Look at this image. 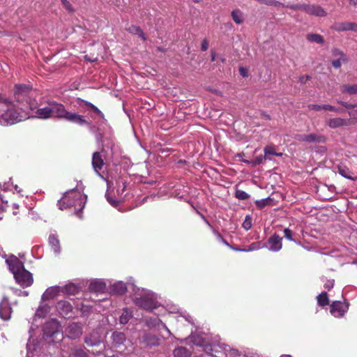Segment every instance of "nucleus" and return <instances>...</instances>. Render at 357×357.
Returning a JSON list of instances; mask_svg holds the SVG:
<instances>
[{
	"mask_svg": "<svg viewBox=\"0 0 357 357\" xmlns=\"http://www.w3.org/2000/svg\"><path fill=\"white\" fill-rule=\"evenodd\" d=\"M84 188L80 180L76 187L68 190L58 201L60 210L73 209V213L79 218H82V210L85 206L87 197L83 193Z\"/></svg>",
	"mask_w": 357,
	"mask_h": 357,
	"instance_id": "nucleus-1",
	"label": "nucleus"
},
{
	"mask_svg": "<svg viewBox=\"0 0 357 357\" xmlns=\"http://www.w3.org/2000/svg\"><path fill=\"white\" fill-rule=\"evenodd\" d=\"M33 117L42 119L57 117L60 119H65L79 125L88 123L82 116L66 111L62 104L58 103L55 101H49L47 102V106L44 107H38V109L35 111V114L33 115Z\"/></svg>",
	"mask_w": 357,
	"mask_h": 357,
	"instance_id": "nucleus-2",
	"label": "nucleus"
},
{
	"mask_svg": "<svg viewBox=\"0 0 357 357\" xmlns=\"http://www.w3.org/2000/svg\"><path fill=\"white\" fill-rule=\"evenodd\" d=\"M24 106H20V105L8 100L6 106L0 110V124L12 125L25 119L26 114L24 112L26 107Z\"/></svg>",
	"mask_w": 357,
	"mask_h": 357,
	"instance_id": "nucleus-3",
	"label": "nucleus"
},
{
	"mask_svg": "<svg viewBox=\"0 0 357 357\" xmlns=\"http://www.w3.org/2000/svg\"><path fill=\"white\" fill-rule=\"evenodd\" d=\"M107 189L106 197L107 201L114 206L119 204L118 197H120L126 188L124 180H106Z\"/></svg>",
	"mask_w": 357,
	"mask_h": 357,
	"instance_id": "nucleus-4",
	"label": "nucleus"
},
{
	"mask_svg": "<svg viewBox=\"0 0 357 357\" xmlns=\"http://www.w3.org/2000/svg\"><path fill=\"white\" fill-rule=\"evenodd\" d=\"M14 278L16 282L22 288H26L32 285L33 278L32 274L24 268L15 273Z\"/></svg>",
	"mask_w": 357,
	"mask_h": 357,
	"instance_id": "nucleus-5",
	"label": "nucleus"
},
{
	"mask_svg": "<svg viewBox=\"0 0 357 357\" xmlns=\"http://www.w3.org/2000/svg\"><path fill=\"white\" fill-rule=\"evenodd\" d=\"M229 351V347L227 345L221 346L220 344L206 345L204 351L213 357H227V352Z\"/></svg>",
	"mask_w": 357,
	"mask_h": 357,
	"instance_id": "nucleus-6",
	"label": "nucleus"
},
{
	"mask_svg": "<svg viewBox=\"0 0 357 357\" xmlns=\"http://www.w3.org/2000/svg\"><path fill=\"white\" fill-rule=\"evenodd\" d=\"M65 333L70 339L75 340L79 338L82 334V324L79 322L69 324L66 328Z\"/></svg>",
	"mask_w": 357,
	"mask_h": 357,
	"instance_id": "nucleus-7",
	"label": "nucleus"
},
{
	"mask_svg": "<svg viewBox=\"0 0 357 357\" xmlns=\"http://www.w3.org/2000/svg\"><path fill=\"white\" fill-rule=\"evenodd\" d=\"M31 91L29 85L26 84H16L15 86L14 96L17 102V105L22 106L20 100L26 98Z\"/></svg>",
	"mask_w": 357,
	"mask_h": 357,
	"instance_id": "nucleus-8",
	"label": "nucleus"
},
{
	"mask_svg": "<svg viewBox=\"0 0 357 357\" xmlns=\"http://www.w3.org/2000/svg\"><path fill=\"white\" fill-rule=\"evenodd\" d=\"M59 313L65 318H71L73 317V306L68 301H60L56 306Z\"/></svg>",
	"mask_w": 357,
	"mask_h": 357,
	"instance_id": "nucleus-9",
	"label": "nucleus"
},
{
	"mask_svg": "<svg viewBox=\"0 0 357 357\" xmlns=\"http://www.w3.org/2000/svg\"><path fill=\"white\" fill-rule=\"evenodd\" d=\"M139 343L146 347H155L160 344V339L155 335L144 333L139 338Z\"/></svg>",
	"mask_w": 357,
	"mask_h": 357,
	"instance_id": "nucleus-10",
	"label": "nucleus"
},
{
	"mask_svg": "<svg viewBox=\"0 0 357 357\" xmlns=\"http://www.w3.org/2000/svg\"><path fill=\"white\" fill-rule=\"evenodd\" d=\"M348 305L340 301H334L331 305V313L335 317L339 318L342 317L348 310Z\"/></svg>",
	"mask_w": 357,
	"mask_h": 357,
	"instance_id": "nucleus-11",
	"label": "nucleus"
},
{
	"mask_svg": "<svg viewBox=\"0 0 357 357\" xmlns=\"http://www.w3.org/2000/svg\"><path fill=\"white\" fill-rule=\"evenodd\" d=\"M59 324L56 320L47 321L43 326V335L46 337H52L59 331Z\"/></svg>",
	"mask_w": 357,
	"mask_h": 357,
	"instance_id": "nucleus-12",
	"label": "nucleus"
},
{
	"mask_svg": "<svg viewBox=\"0 0 357 357\" xmlns=\"http://www.w3.org/2000/svg\"><path fill=\"white\" fill-rule=\"evenodd\" d=\"M134 302L137 306L146 310H151L155 307L154 300L149 296L136 298Z\"/></svg>",
	"mask_w": 357,
	"mask_h": 357,
	"instance_id": "nucleus-13",
	"label": "nucleus"
},
{
	"mask_svg": "<svg viewBox=\"0 0 357 357\" xmlns=\"http://www.w3.org/2000/svg\"><path fill=\"white\" fill-rule=\"evenodd\" d=\"M6 263L13 275L24 268V264L14 255L6 259Z\"/></svg>",
	"mask_w": 357,
	"mask_h": 357,
	"instance_id": "nucleus-14",
	"label": "nucleus"
},
{
	"mask_svg": "<svg viewBox=\"0 0 357 357\" xmlns=\"http://www.w3.org/2000/svg\"><path fill=\"white\" fill-rule=\"evenodd\" d=\"M296 139L299 142H318L324 143L326 142V137L323 135L317 134H309V135H298L296 137Z\"/></svg>",
	"mask_w": 357,
	"mask_h": 357,
	"instance_id": "nucleus-15",
	"label": "nucleus"
},
{
	"mask_svg": "<svg viewBox=\"0 0 357 357\" xmlns=\"http://www.w3.org/2000/svg\"><path fill=\"white\" fill-rule=\"evenodd\" d=\"M104 165L105 162L101 153L100 152H94L92 157V166L98 175L102 178H105L99 172V171L102 169Z\"/></svg>",
	"mask_w": 357,
	"mask_h": 357,
	"instance_id": "nucleus-16",
	"label": "nucleus"
},
{
	"mask_svg": "<svg viewBox=\"0 0 357 357\" xmlns=\"http://www.w3.org/2000/svg\"><path fill=\"white\" fill-rule=\"evenodd\" d=\"M305 12L309 15L317 17H325L327 13L325 10L319 5L306 4Z\"/></svg>",
	"mask_w": 357,
	"mask_h": 357,
	"instance_id": "nucleus-17",
	"label": "nucleus"
},
{
	"mask_svg": "<svg viewBox=\"0 0 357 357\" xmlns=\"http://www.w3.org/2000/svg\"><path fill=\"white\" fill-rule=\"evenodd\" d=\"M13 310L8 301L4 300L0 303V317L4 321L10 319Z\"/></svg>",
	"mask_w": 357,
	"mask_h": 357,
	"instance_id": "nucleus-18",
	"label": "nucleus"
},
{
	"mask_svg": "<svg viewBox=\"0 0 357 357\" xmlns=\"http://www.w3.org/2000/svg\"><path fill=\"white\" fill-rule=\"evenodd\" d=\"M333 29L337 31H354L356 32L357 23L349 22L335 23L333 26Z\"/></svg>",
	"mask_w": 357,
	"mask_h": 357,
	"instance_id": "nucleus-19",
	"label": "nucleus"
},
{
	"mask_svg": "<svg viewBox=\"0 0 357 357\" xmlns=\"http://www.w3.org/2000/svg\"><path fill=\"white\" fill-rule=\"evenodd\" d=\"M282 237L277 234H274L268 240L269 249L275 252L279 251L282 247Z\"/></svg>",
	"mask_w": 357,
	"mask_h": 357,
	"instance_id": "nucleus-20",
	"label": "nucleus"
},
{
	"mask_svg": "<svg viewBox=\"0 0 357 357\" xmlns=\"http://www.w3.org/2000/svg\"><path fill=\"white\" fill-rule=\"evenodd\" d=\"M327 124L331 128H337L342 126H347L351 124L349 119H344L342 118H333L327 121Z\"/></svg>",
	"mask_w": 357,
	"mask_h": 357,
	"instance_id": "nucleus-21",
	"label": "nucleus"
},
{
	"mask_svg": "<svg viewBox=\"0 0 357 357\" xmlns=\"http://www.w3.org/2000/svg\"><path fill=\"white\" fill-rule=\"evenodd\" d=\"M84 342L89 347H94L100 345L101 340L97 333H92L85 337Z\"/></svg>",
	"mask_w": 357,
	"mask_h": 357,
	"instance_id": "nucleus-22",
	"label": "nucleus"
},
{
	"mask_svg": "<svg viewBox=\"0 0 357 357\" xmlns=\"http://www.w3.org/2000/svg\"><path fill=\"white\" fill-rule=\"evenodd\" d=\"M89 289L91 291L93 292L102 293L105 291L106 289V284L101 280H94L90 283Z\"/></svg>",
	"mask_w": 357,
	"mask_h": 357,
	"instance_id": "nucleus-23",
	"label": "nucleus"
},
{
	"mask_svg": "<svg viewBox=\"0 0 357 357\" xmlns=\"http://www.w3.org/2000/svg\"><path fill=\"white\" fill-rule=\"evenodd\" d=\"M112 344L115 347H120L126 341V335L122 332L114 331L112 335Z\"/></svg>",
	"mask_w": 357,
	"mask_h": 357,
	"instance_id": "nucleus-24",
	"label": "nucleus"
},
{
	"mask_svg": "<svg viewBox=\"0 0 357 357\" xmlns=\"http://www.w3.org/2000/svg\"><path fill=\"white\" fill-rule=\"evenodd\" d=\"M70 357H89L88 354L81 347H74L70 349Z\"/></svg>",
	"mask_w": 357,
	"mask_h": 357,
	"instance_id": "nucleus-25",
	"label": "nucleus"
},
{
	"mask_svg": "<svg viewBox=\"0 0 357 357\" xmlns=\"http://www.w3.org/2000/svg\"><path fill=\"white\" fill-rule=\"evenodd\" d=\"M174 357H190L192 354L191 351L183 347H178L174 350Z\"/></svg>",
	"mask_w": 357,
	"mask_h": 357,
	"instance_id": "nucleus-26",
	"label": "nucleus"
},
{
	"mask_svg": "<svg viewBox=\"0 0 357 357\" xmlns=\"http://www.w3.org/2000/svg\"><path fill=\"white\" fill-rule=\"evenodd\" d=\"M77 102H83L85 106L89 107L94 113L98 114L102 119H104V114H102V112L92 103H91L86 100H82L80 98H78L77 99Z\"/></svg>",
	"mask_w": 357,
	"mask_h": 357,
	"instance_id": "nucleus-27",
	"label": "nucleus"
},
{
	"mask_svg": "<svg viewBox=\"0 0 357 357\" xmlns=\"http://www.w3.org/2000/svg\"><path fill=\"white\" fill-rule=\"evenodd\" d=\"M127 31L132 34L138 35L143 40H146L142 29L139 26L132 25L127 29Z\"/></svg>",
	"mask_w": 357,
	"mask_h": 357,
	"instance_id": "nucleus-28",
	"label": "nucleus"
},
{
	"mask_svg": "<svg viewBox=\"0 0 357 357\" xmlns=\"http://www.w3.org/2000/svg\"><path fill=\"white\" fill-rule=\"evenodd\" d=\"M341 91L342 93H347L349 95L357 94V84H343L341 86Z\"/></svg>",
	"mask_w": 357,
	"mask_h": 357,
	"instance_id": "nucleus-29",
	"label": "nucleus"
},
{
	"mask_svg": "<svg viewBox=\"0 0 357 357\" xmlns=\"http://www.w3.org/2000/svg\"><path fill=\"white\" fill-rule=\"evenodd\" d=\"M49 243L53 248L55 252H59L60 250V243L58 238L54 234H51L49 236Z\"/></svg>",
	"mask_w": 357,
	"mask_h": 357,
	"instance_id": "nucleus-30",
	"label": "nucleus"
},
{
	"mask_svg": "<svg viewBox=\"0 0 357 357\" xmlns=\"http://www.w3.org/2000/svg\"><path fill=\"white\" fill-rule=\"evenodd\" d=\"M306 39L310 42L318 44H322L324 42L323 36L318 33H308L306 36Z\"/></svg>",
	"mask_w": 357,
	"mask_h": 357,
	"instance_id": "nucleus-31",
	"label": "nucleus"
},
{
	"mask_svg": "<svg viewBox=\"0 0 357 357\" xmlns=\"http://www.w3.org/2000/svg\"><path fill=\"white\" fill-rule=\"evenodd\" d=\"M113 291L119 295H122L127 291V287L123 282H119L113 285Z\"/></svg>",
	"mask_w": 357,
	"mask_h": 357,
	"instance_id": "nucleus-32",
	"label": "nucleus"
},
{
	"mask_svg": "<svg viewBox=\"0 0 357 357\" xmlns=\"http://www.w3.org/2000/svg\"><path fill=\"white\" fill-rule=\"evenodd\" d=\"M132 317V312L128 308L123 309V311L119 317L120 324L123 325L126 324Z\"/></svg>",
	"mask_w": 357,
	"mask_h": 357,
	"instance_id": "nucleus-33",
	"label": "nucleus"
},
{
	"mask_svg": "<svg viewBox=\"0 0 357 357\" xmlns=\"http://www.w3.org/2000/svg\"><path fill=\"white\" fill-rule=\"evenodd\" d=\"M190 340L194 344L204 347V349H205L206 345H208V344H206V341L204 339L201 338L198 335H192L190 337Z\"/></svg>",
	"mask_w": 357,
	"mask_h": 357,
	"instance_id": "nucleus-34",
	"label": "nucleus"
},
{
	"mask_svg": "<svg viewBox=\"0 0 357 357\" xmlns=\"http://www.w3.org/2000/svg\"><path fill=\"white\" fill-rule=\"evenodd\" d=\"M63 291L70 295H75L79 291V287L72 283L68 284L63 287Z\"/></svg>",
	"mask_w": 357,
	"mask_h": 357,
	"instance_id": "nucleus-35",
	"label": "nucleus"
},
{
	"mask_svg": "<svg viewBox=\"0 0 357 357\" xmlns=\"http://www.w3.org/2000/svg\"><path fill=\"white\" fill-rule=\"evenodd\" d=\"M0 189L3 191H13L12 180H0Z\"/></svg>",
	"mask_w": 357,
	"mask_h": 357,
	"instance_id": "nucleus-36",
	"label": "nucleus"
},
{
	"mask_svg": "<svg viewBox=\"0 0 357 357\" xmlns=\"http://www.w3.org/2000/svg\"><path fill=\"white\" fill-rule=\"evenodd\" d=\"M317 303L321 307L326 306L329 304V299L326 292H322L317 296Z\"/></svg>",
	"mask_w": 357,
	"mask_h": 357,
	"instance_id": "nucleus-37",
	"label": "nucleus"
},
{
	"mask_svg": "<svg viewBox=\"0 0 357 357\" xmlns=\"http://www.w3.org/2000/svg\"><path fill=\"white\" fill-rule=\"evenodd\" d=\"M232 20L238 24L243 22V13L239 9L234 10L231 12Z\"/></svg>",
	"mask_w": 357,
	"mask_h": 357,
	"instance_id": "nucleus-38",
	"label": "nucleus"
},
{
	"mask_svg": "<svg viewBox=\"0 0 357 357\" xmlns=\"http://www.w3.org/2000/svg\"><path fill=\"white\" fill-rule=\"evenodd\" d=\"M264 158L269 160H271V156L275 155V154H276L275 149L273 145L265 146L264 149Z\"/></svg>",
	"mask_w": 357,
	"mask_h": 357,
	"instance_id": "nucleus-39",
	"label": "nucleus"
},
{
	"mask_svg": "<svg viewBox=\"0 0 357 357\" xmlns=\"http://www.w3.org/2000/svg\"><path fill=\"white\" fill-rule=\"evenodd\" d=\"M266 159L267 158H264V155H261L257 156L255 158H254L251 160H243L242 161L245 163H248V164H251L252 166H256L257 165L262 163L263 161Z\"/></svg>",
	"mask_w": 357,
	"mask_h": 357,
	"instance_id": "nucleus-40",
	"label": "nucleus"
},
{
	"mask_svg": "<svg viewBox=\"0 0 357 357\" xmlns=\"http://www.w3.org/2000/svg\"><path fill=\"white\" fill-rule=\"evenodd\" d=\"M271 202V199L268 197L266 199H262L259 200H257L255 202L256 206L258 209L261 210L264 208L266 206L270 204Z\"/></svg>",
	"mask_w": 357,
	"mask_h": 357,
	"instance_id": "nucleus-41",
	"label": "nucleus"
},
{
	"mask_svg": "<svg viewBox=\"0 0 357 357\" xmlns=\"http://www.w3.org/2000/svg\"><path fill=\"white\" fill-rule=\"evenodd\" d=\"M332 54L335 57H338V59H342V61L344 63L347 62V58L346 55L340 50L339 49L334 48L332 50Z\"/></svg>",
	"mask_w": 357,
	"mask_h": 357,
	"instance_id": "nucleus-42",
	"label": "nucleus"
},
{
	"mask_svg": "<svg viewBox=\"0 0 357 357\" xmlns=\"http://www.w3.org/2000/svg\"><path fill=\"white\" fill-rule=\"evenodd\" d=\"M262 248L261 243L260 241L252 243L247 248H243L244 252H250L256 250H259Z\"/></svg>",
	"mask_w": 357,
	"mask_h": 357,
	"instance_id": "nucleus-43",
	"label": "nucleus"
},
{
	"mask_svg": "<svg viewBox=\"0 0 357 357\" xmlns=\"http://www.w3.org/2000/svg\"><path fill=\"white\" fill-rule=\"evenodd\" d=\"M235 197L239 200H245L248 199L250 197V195L245 191L236 190Z\"/></svg>",
	"mask_w": 357,
	"mask_h": 357,
	"instance_id": "nucleus-44",
	"label": "nucleus"
},
{
	"mask_svg": "<svg viewBox=\"0 0 357 357\" xmlns=\"http://www.w3.org/2000/svg\"><path fill=\"white\" fill-rule=\"evenodd\" d=\"M77 309L79 310L82 312V317L88 316L91 312V307L85 305L83 303H82L80 305H78Z\"/></svg>",
	"mask_w": 357,
	"mask_h": 357,
	"instance_id": "nucleus-45",
	"label": "nucleus"
},
{
	"mask_svg": "<svg viewBox=\"0 0 357 357\" xmlns=\"http://www.w3.org/2000/svg\"><path fill=\"white\" fill-rule=\"evenodd\" d=\"M261 3L266 4L267 6H284L283 3H282L281 2L278 1L276 0H262Z\"/></svg>",
	"mask_w": 357,
	"mask_h": 357,
	"instance_id": "nucleus-46",
	"label": "nucleus"
},
{
	"mask_svg": "<svg viewBox=\"0 0 357 357\" xmlns=\"http://www.w3.org/2000/svg\"><path fill=\"white\" fill-rule=\"evenodd\" d=\"M242 226L245 230H249L252 227L251 218L249 216H246L244 222H243Z\"/></svg>",
	"mask_w": 357,
	"mask_h": 357,
	"instance_id": "nucleus-47",
	"label": "nucleus"
},
{
	"mask_svg": "<svg viewBox=\"0 0 357 357\" xmlns=\"http://www.w3.org/2000/svg\"><path fill=\"white\" fill-rule=\"evenodd\" d=\"M306 6V4H299V3H297V4H292V5H287V8H289L292 10H302L303 11H305V8Z\"/></svg>",
	"mask_w": 357,
	"mask_h": 357,
	"instance_id": "nucleus-48",
	"label": "nucleus"
},
{
	"mask_svg": "<svg viewBox=\"0 0 357 357\" xmlns=\"http://www.w3.org/2000/svg\"><path fill=\"white\" fill-rule=\"evenodd\" d=\"M284 237L287 238L288 240L291 241H294L293 238V232L289 228H286L284 229Z\"/></svg>",
	"mask_w": 357,
	"mask_h": 357,
	"instance_id": "nucleus-49",
	"label": "nucleus"
},
{
	"mask_svg": "<svg viewBox=\"0 0 357 357\" xmlns=\"http://www.w3.org/2000/svg\"><path fill=\"white\" fill-rule=\"evenodd\" d=\"M61 1L63 6L66 8V9L68 10L69 12L73 13L74 11L73 6L68 0H61Z\"/></svg>",
	"mask_w": 357,
	"mask_h": 357,
	"instance_id": "nucleus-50",
	"label": "nucleus"
},
{
	"mask_svg": "<svg viewBox=\"0 0 357 357\" xmlns=\"http://www.w3.org/2000/svg\"><path fill=\"white\" fill-rule=\"evenodd\" d=\"M348 113L352 119L357 120V104H356L354 107L349 110Z\"/></svg>",
	"mask_w": 357,
	"mask_h": 357,
	"instance_id": "nucleus-51",
	"label": "nucleus"
},
{
	"mask_svg": "<svg viewBox=\"0 0 357 357\" xmlns=\"http://www.w3.org/2000/svg\"><path fill=\"white\" fill-rule=\"evenodd\" d=\"M322 108H323V109H325V110L333 111L335 112H342V110L340 109L336 108L330 105H323Z\"/></svg>",
	"mask_w": 357,
	"mask_h": 357,
	"instance_id": "nucleus-52",
	"label": "nucleus"
},
{
	"mask_svg": "<svg viewBox=\"0 0 357 357\" xmlns=\"http://www.w3.org/2000/svg\"><path fill=\"white\" fill-rule=\"evenodd\" d=\"M339 172L340 175L345 178H354L352 176L347 174V169L346 168L339 167Z\"/></svg>",
	"mask_w": 357,
	"mask_h": 357,
	"instance_id": "nucleus-53",
	"label": "nucleus"
},
{
	"mask_svg": "<svg viewBox=\"0 0 357 357\" xmlns=\"http://www.w3.org/2000/svg\"><path fill=\"white\" fill-rule=\"evenodd\" d=\"M322 107H323V105H320L311 104V105H308V107L310 109L315 110V111H319L321 109H323Z\"/></svg>",
	"mask_w": 357,
	"mask_h": 357,
	"instance_id": "nucleus-54",
	"label": "nucleus"
},
{
	"mask_svg": "<svg viewBox=\"0 0 357 357\" xmlns=\"http://www.w3.org/2000/svg\"><path fill=\"white\" fill-rule=\"evenodd\" d=\"M311 77L308 75H305L299 77V82L301 84H305L307 80H310Z\"/></svg>",
	"mask_w": 357,
	"mask_h": 357,
	"instance_id": "nucleus-55",
	"label": "nucleus"
},
{
	"mask_svg": "<svg viewBox=\"0 0 357 357\" xmlns=\"http://www.w3.org/2000/svg\"><path fill=\"white\" fill-rule=\"evenodd\" d=\"M342 59H337L336 60H333L332 61V65L335 68H339L341 67L342 63H341Z\"/></svg>",
	"mask_w": 357,
	"mask_h": 357,
	"instance_id": "nucleus-56",
	"label": "nucleus"
},
{
	"mask_svg": "<svg viewBox=\"0 0 357 357\" xmlns=\"http://www.w3.org/2000/svg\"><path fill=\"white\" fill-rule=\"evenodd\" d=\"M8 101V100L7 98L1 97V96L0 95V110L3 109L4 107L6 106V103Z\"/></svg>",
	"mask_w": 357,
	"mask_h": 357,
	"instance_id": "nucleus-57",
	"label": "nucleus"
},
{
	"mask_svg": "<svg viewBox=\"0 0 357 357\" xmlns=\"http://www.w3.org/2000/svg\"><path fill=\"white\" fill-rule=\"evenodd\" d=\"M334 286V280H328L325 284H324V288L328 289V290H330L331 289H332Z\"/></svg>",
	"mask_w": 357,
	"mask_h": 357,
	"instance_id": "nucleus-58",
	"label": "nucleus"
},
{
	"mask_svg": "<svg viewBox=\"0 0 357 357\" xmlns=\"http://www.w3.org/2000/svg\"><path fill=\"white\" fill-rule=\"evenodd\" d=\"M239 73L241 76L243 77H246L248 76V70L247 68L244 67H240L239 68Z\"/></svg>",
	"mask_w": 357,
	"mask_h": 357,
	"instance_id": "nucleus-59",
	"label": "nucleus"
},
{
	"mask_svg": "<svg viewBox=\"0 0 357 357\" xmlns=\"http://www.w3.org/2000/svg\"><path fill=\"white\" fill-rule=\"evenodd\" d=\"M17 192V193L22 194L23 192V189L18 184H13V191Z\"/></svg>",
	"mask_w": 357,
	"mask_h": 357,
	"instance_id": "nucleus-60",
	"label": "nucleus"
},
{
	"mask_svg": "<svg viewBox=\"0 0 357 357\" xmlns=\"http://www.w3.org/2000/svg\"><path fill=\"white\" fill-rule=\"evenodd\" d=\"M208 48V41L205 39L202 43V50L206 51Z\"/></svg>",
	"mask_w": 357,
	"mask_h": 357,
	"instance_id": "nucleus-61",
	"label": "nucleus"
},
{
	"mask_svg": "<svg viewBox=\"0 0 357 357\" xmlns=\"http://www.w3.org/2000/svg\"><path fill=\"white\" fill-rule=\"evenodd\" d=\"M29 108L33 112V114H35V111L38 109V107L37 106V103H29Z\"/></svg>",
	"mask_w": 357,
	"mask_h": 357,
	"instance_id": "nucleus-62",
	"label": "nucleus"
},
{
	"mask_svg": "<svg viewBox=\"0 0 357 357\" xmlns=\"http://www.w3.org/2000/svg\"><path fill=\"white\" fill-rule=\"evenodd\" d=\"M84 58L86 60H88L90 62H94V61H97L96 57H90L89 55H85Z\"/></svg>",
	"mask_w": 357,
	"mask_h": 357,
	"instance_id": "nucleus-63",
	"label": "nucleus"
},
{
	"mask_svg": "<svg viewBox=\"0 0 357 357\" xmlns=\"http://www.w3.org/2000/svg\"><path fill=\"white\" fill-rule=\"evenodd\" d=\"M221 241L229 248H231V245L223 237H221Z\"/></svg>",
	"mask_w": 357,
	"mask_h": 357,
	"instance_id": "nucleus-64",
	"label": "nucleus"
}]
</instances>
